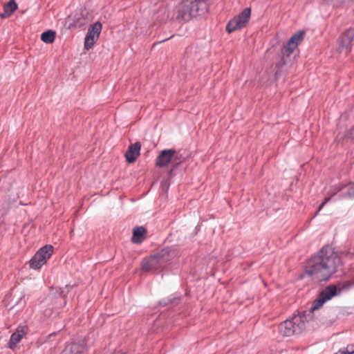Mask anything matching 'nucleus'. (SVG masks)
I'll use <instances>...</instances> for the list:
<instances>
[{
  "instance_id": "nucleus-27",
  "label": "nucleus",
  "mask_w": 354,
  "mask_h": 354,
  "mask_svg": "<svg viewBox=\"0 0 354 354\" xmlns=\"http://www.w3.org/2000/svg\"><path fill=\"white\" fill-rule=\"evenodd\" d=\"M167 40H168V38H166V39H162V41H167Z\"/></svg>"
},
{
  "instance_id": "nucleus-4",
  "label": "nucleus",
  "mask_w": 354,
  "mask_h": 354,
  "mask_svg": "<svg viewBox=\"0 0 354 354\" xmlns=\"http://www.w3.org/2000/svg\"><path fill=\"white\" fill-rule=\"evenodd\" d=\"M174 254V251L169 248L162 249L156 254L144 259L142 263V269L144 271L156 270L171 261Z\"/></svg>"
},
{
  "instance_id": "nucleus-12",
  "label": "nucleus",
  "mask_w": 354,
  "mask_h": 354,
  "mask_svg": "<svg viewBox=\"0 0 354 354\" xmlns=\"http://www.w3.org/2000/svg\"><path fill=\"white\" fill-rule=\"evenodd\" d=\"M28 328L26 326H19L17 330L12 334L9 341V348L14 349L17 344L21 340L23 337L26 335Z\"/></svg>"
},
{
  "instance_id": "nucleus-7",
  "label": "nucleus",
  "mask_w": 354,
  "mask_h": 354,
  "mask_svg": "<svg viewBox=\"0 0 354 354\" xmlns=\"http://www.w3.org/2000/svg\"><path fill=\"white\" fill-rule=\"evenodd\" d=\"M170 162H174L176 165L181 162L178 154L175 149H165L160 151L156 160V165L158 167H164Z\"/></svg>"
},
{
  "instance_id": "nucleus-13",
  "label": "nucleus",
  "mask_w": 354,
  "mask_h": 354,
  "mask_svg": "<svg viewBox=\"0 0 354 354\" xmlns=\"http://www.w3.org/2000/svg\"><path fill=\"white\" fill-rule=\"evenodd\" d=\"M140 148L141 144L139 142H136L134 144L129 146L124 154L126 160L128 162L132 163L136 161V160L140 156Z\"/></svg>"
},
{
  "instance_id": "nucleus-16",
  "label": "nucleus",
  "mask_w": 354,
  "mask_h": 354,
  "mask_svg": "<svg viewBox=\"0 0 354 354\" xmlns=\"http://www.w3.org/2000/svg\"><path fill=\"white\" fill-rule=\"evenodd\" d=\"M147 230L144 227L137 226L133 230L132 241L135 243H141L145 239Z\"/></svg>"
},
{
  "instance_id": "nucleus-24",
  "label": "nucleus",
  "mask_w": 354,
  "mask_h": 354,
  "mask_svg": "<svg viewBox=\"0 0 354 354\" xmlns=\"http://www.w3.org/2000/svg\"><path fill=\"white\" fill-rule=\"evenodd\" d=\"M354 285V281H346L343 283L342 288L348 289L351 286Z\"/></svg>"
},
{
  "instance_id": "nucleus-14",
  "label": "nucleus",
  "mask_w": 354,
  "mask_h": 354,
  "mask_svg": "<svg viewBox=\"0 0 354 354\" xmlns=\"http://www.w3.org/2000/svg\"><path fill=\"white\" fill-rule=\"evenodd\" d=\"M88 12L86 10H80L77 12L74 15V24L78 27L84 26L88 23V19L87 18Z\"/></svg>"
},
{
  "instance_id": "nucleus-8",
  "label": "nucleus",
  "mask_w": 354,
  "mask_h": 354,
  "mask_svg": "<svg viewBox=\"0 0 354 354\" xmlns=\"http://www.w3.org/2000/svg\"><path fill=\"white\" fill-rule=\"evenodd\" d=\"M102 25L100 21H97L91 25L88 29V32L84 39V48L91 49L97 41L102 31Z\"/></svg>"
},
{
  "instance_id": "nucleus-28",
  "label": "nucleus",
  "mask_w": 354,
  "mask_h": 354,
  "mask_svg": "<svg viewBox=\"0 0 354 354\" xmlns=\"http://www.w3.org/2000/svg\"><path fill=\"white\" fill-rule=\"evenodd\" d=\"M167 40H168V38H166V39H162V41H167Z\"/></svg>"
},
{
  "instance_id": "nucleus-17",
  "label": "nucleus",
  "mask_w": 354,
  "mask_h": 354,
  "mask_svg": "<svg viewBox=\"0 0 354 354\" xmlns=\"http://www.w3.org/2000/svg\"><path fill=\"white\" fill-rule=\"evenodd\" d=\"M319 295L323 298L324 301H327L337 295L336 287L335 286H328L320 292Z\"/></svg>"
},
{
  "instance_id": "nucleus-21",
  "label": "nucleus",
  "mask_w": 354,
  "mask_h": 354,
  "mask_svg": "<svg viewBox=\"0 0 354 354\" xmlns=\"http://www.w3.org/2000/svg\"><path fill=\"white\" fill-rule=\"evenodd\" d=\"M289 57H286V55H282L281 60L276 64V75H279L281 73V69L282 67L287 64V60Z\"/></svg>"
},
{
  "instance_id": "nucleus-29",
  "label": "nucleus",
  "mask_w": 354,
  "mask_h": 354,
  "mask_svg": "<svg viewBox=\"0 0 354 354\" xmlns=\"http://www.w3.org/2000/svg\"><path fill=\"white\" fill-rule=\"evenodd\" d=\"M167 40H168V38H166V39H162V41H167Z\"/></svg>"
},
{
  "instance_id": "nucleus-22",
  "label": "nucleus",
  "mask_w": 354,
  "mask_h": 354,
  "mask_svg": "<svg viewBox=\"0 0 354 354\" xmlns=\"http://www.w3.org/2000/svg\"><path fill=\"white\" fill-rule=\"evenodd\" d=\"M344 138L354 140V127L346 132Z\"/></svg>"
},
{
  "instance_id": "nucleus-19",
  "label": "nucleus",
  "mask_w": 354,
  "mask_h": 354,
  "mask_svg": "<svg viewBox=\"0 0 354 354\" xmlns=\"http://www.w3.org/2000/svg\"><path fill=\"white\" fill-rule=\"evenodd\" d=\"M55 31L49 30L41 34V39L46 44H52L55 39Z\"/></svg>"
},
{
  "instance_id": "nucleus-9",
  "label": "nucleus",
  "mask_w": 354,
  "mask_h": 354,
  "mask_svg": "<svg viewBox=\"0 0 354 354\" xmlns=\"http://www.w3.org/2000/svg\"><path fill=\"white\" fill-rule=\"evenodd\" d=\"M304 31H299L294 34L288 40L287 44L281 49V55L289 57L295 49L304 39Z\"/></svg>"
},
{
  "instance_id": "nucleus-11",
  "label": "nucleus",
  "mask_w": 354,
  "mask_h": 354,
  "mask_svg": "<svg viewBox=\"0 0 354 354\" xmlns=\"http://www.w3.org/2000/svg\"><path fill=\"white\" fill-rule=\"evenodd\" d=\"M354 39V28H350L344 32L339 37V46L342 50L348 53L351 50L352 41Z\"/></svg>"
},
{
  "instance_id": "nucleus-23",
  "label": "nucleus",
  "mask_w": 354,
  "mask_h": 354,
  "mask_svg": "<svg viewBox=\"0 0 354 354\" xmlns=\"http://www.w3.org/2000/svg\"><path fill=\"white\" fill-rule=\"evenodd\" d=\"M345 354L354 353V344L348 345L344 350H342Z\"/></svg>"
},
{
  "instance_id": "nucleus-10",
  "label": "nucleus",
  "mask_w": 354,
  "mask_h": 354,
  "mask_svg": "<svg viewBox=\"0 0 354 354\" xmlns=\"http://www.w3.org/2000/svg\"><path fill=\"white\" fill-rule=\"evenodd\" d=\"M87 350L86 342L84 339L73 342L66 344L62 354H84Z\"/></svg>"
},
{
  "instance_id": "nucleus-1",
  "label": "nucleus",
  "mask_w": 354,
  "mask_h": 354,
  "mask_svg": "<svg viewBox=\"0 0 354 354\" xmlns=\"http://www.w3.org/2000/svg\"><path fill=\"white\" fill-rule=\"evenodd\" d=\"M341 264L339 254L330 247H323L307 262L306 274L318 281L328 280Z\"/></svg>"
},
{
  "instance_id": "nucleus-26",
  "label": "nucleus",
  "mask_w": 354,
  "mask_h": 354,
  "mask_svg": "<svg viewBox=\"0 0 354 354\" xmlns=\"http://www.w3.org/2000/svg\"><path fill=\"white\" fill-rule=\"evenodd\" d=\"M173 301L171 300H169V301H160V304L162 305V306H166L169 303H172Z\"/></svg>"
},
{
  "instance_id": "nucleus-3",
  "label": "nucleus",
  "mask_w": 354,
  "mask_h": 354,
  "mask_svg": "<svg viewBox=\"0 0 354 354\" xmlns=\"http://www.w3.org/2000/svg\"><path fill=\"white\" fill-rule=\"evenodd\" d=\"M205 8L204 0H185L178 8L176 19L189 21L193 17L203 14Z\"/></svg>"
},
{
  "instance_id": "nucleus-5",
  "label": "nucleus",
  "mask_w": 354,
  "mask_h": 354,
  "mask_svg": "<svg viewBox=\"0 0 354 354\" xmlns=\"http://www.w3.org/2000/svg\"><path fill=\"white\" fill-rule=\"evenodd\" d=\"M53 252L51 245H46L41 248L30 260V267L32 269H39L50 258Z\"/></svg>"
},
{
  "instance_id": "nucleus-6",
  "label": "nucleus",
  "mask_w": 354,
  "mask_h": 354,
  "mask_svg": "<svg viewBox=\"0 0 354 354\" xmlns=\"http://www.w3.org/2000/svg\"><path fill=\"white\" fill-rule=\"evenodd\" d=\"M251 15V8H245L240 14L232 19L226 25L229 33L240 30L246 26Z\"/></svg>"
},
{
  "instance_id": "nucleus-25",
  "label": "nucleus",
  "mask_w": 354,
  "mask_h": 354,
  "mask_svg": "<svg viewBox=\"0 0 354 354\" xmlns=\"http://www.w3.org/2000/svg\"><path fill=\"white\" fill-rule=\"evenodd\" d=\"M330 200V198H326L324 201L320 204L318 210L315 213V215L318 214V212L320 211V209L324 207V205Z\"/></svg>"
},
{
  "instance_id": "nucleus-20",
  "label": "nucleus",
  "mask_w": 354,
  "mask_h": 354,
  "mask_svg": "<svg viewBox=\"0 0 354 354\" xmlns=\"http://www.w3.org/2000/svg\"><path fill=\"white\" fill-rule=\"evenodd\" d=\"M341 195L343 197H348L349 198H354V183L344 187Z\"/></svg>"
},
{
  "instance_id": "nucleus-15",
  "label": "nucleus",
  "mask_w": 354,
  "mask_h": 354,
  "mask_svg": "<svg viewBox=\"0 0 354 354\" xmlns=\"http://www.w3.org/2000/svg\"><path fill=\"white\" fill-rule=\"evenodd\" d=\"M17 9V4L15 0H10L3 6V12L0 13L2 19L10 17Z\"/></svg>"
},
{
  "instance_id": "nucleus-2",
  "label": "nucleus",
  "mask_w": 354,
  "mask_h": 354,
  "mask_svg": "<svg viewBox=\"0 0 354 354\" xmlns=\"http://www.w3.org/2000/svg\"><path fill=\"white\" fill-rule=\"evenodd\" d=\"M310 320V312H298L279 324V333L284 337L299 335Z\"/></svg>"
},
{
  "instance_id": "nucleus-18",
  "label": "nucleus",
  "mask_w": 354,
  "mask_h": 354,
  "mask_svg": "<svg viewBox=\"0 0 354 354\" xmlns=\"http://www.w3.org/2000/svg\"><path fill=\"white\" fill-rule=\"evenodd\" d=\"M326 301H324L323 298L319 295L318 297L313 301L312 306L308 310H304V312H310V320L313 317V311L319 308Z\"/></svg>"
}]
</instances>
